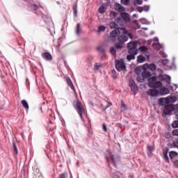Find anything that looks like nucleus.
<instances>
[{"instance_id": "f257e3e1", "label": "nucleus", "mask_w": 178, "mask_h": 178, "mask_svg": "<svg viewBox=\"0 0 178 178\" xmlns=\"http://www.w3.org/2000/svg\"><path fill=\"white\" fill-rule=\"evenodd\" d=\"M138 45V42H130L127 44V49L128 54L129 55L127 56V60H133V59H136V55L138 54V49H137V47Z\"/></svg>"}, {"instance_id": "f03ea898", "label": "nucleus", "mask_w": 178, "mask_h": 178, "mask_svg": "<svg viewBox=\"0 0 178 178\" xmlns=\"http://www.w3.org/2000/svg\"><path fill=\"white\" fill-rule=\"evenodd\" d=\"M106 152L107 154H108V155L106 156V159L108 162L109 166H111V165H113L114 168H117L116 163H118V162L120 161V157H119V156L118 155L113 154L109 150H107Z\"/></svg>"}, {"instance_id": "7ed1b4c3", "label": "nucleus", "mask_w": 178, "mask_h": 178, "mask_svg": "<svg viewBox=\"0 0 178 178\" xmlns=\"http://www.w3.org/2000/svg\"><path fill=\"white\" fill-rule=\"evenodd\" d=\"M73 106L80 116L81 120H83V115L86 113V110H84V107H83V104L79 100L74 101Z\"/></svg>"}, {"instance_id": "20e7f679", "label": "nucleus", "mask_w": 178, "mask_h": 178, "mask_svg": "<svg viewBox=\"0 0 178 178\" xmlns=\"http://www.w3.org/2000/svg\"><path fill=\"white\" fill-rule=\"evenodd\" d=\"M158 77L152 76L147 79L148 86L150 88H161L162 87V82L158 81Z\"/></svg>"}, {"instance_id": "39448f33", "label": "nucleus", "mask_w": 178, "mask_h": 178, "mask_svg": "<svg viewBox=\"0 0 178 178\" xmlns=\"http://www.w3.org/2000/svg\"><path fill=\"white\" fill-rule=\"evenodd\" d=\"M159 80L161 81H165V86L168 87L170 90H172L173 91V86H172V83L170 81H172V79L170 78V76L167 74H160L158 77Z\"/></svg>"}, {"instance_id": "423d86ee", "label": "nucleus", "mask_w": 178, "mask_h": 178, "mask_svg": "<svg viewBox=\"0 0 178 178\" xmlns=\"http://www.w3.org/2000/svg\"><path fill=\"white\" fill-rule=\"evenodd\" d=\"M115 69L118 72H124L126 70V64L123 61L115 60Z\"/></svg>"}, {"instance_id": "0eeeda50", "label": "nucleus", "mask_w": 178, "mask_h": 178, "mask_svg": "<svg viewBox=\"0 0 178 178\" xmlns=\"http://www.w3.org/2000/svg\"><path fill=\"white\" fill-rule=\"evenodd\" d=\"M175 111V108H173V104H167L164 107L163 113L165 116L168 115H172V112Z\"/></svg>"}, {"instance_id": "6e6552de", "label": "nucleus", "mask_w": 178, "mask_h": 178, "mask_svg": "<svg viewBox=\"0 0 178 178\" xmlns=\"http://www.w3.org/2000/svg\"><path fill=\"white\" fill-rule=\"evenodd\" d=\"M129 83L131 91H132V92H136V91H138V86H137V84L134 81V79H133L132 77L129 79Z\"/></svg>"}, {"instance_id": "1a4fd4ad", "label": "nucleus", "mask_w": 178, "mask_h": 178, "mask_svg": "<svg viewBox=\"0 0 178 178\" xmlns=\"http://www.w3.org/2000/svg\"><path fill=\"white\" fill-rule=\"evenodd\" d=\"M120 30H123V29H118L112 31L110 33V37L112 41H116V38H118V35L120 34Z\"/></svg>"}, {"instance_id": "9d476101", "label": "nucleus", "mask_w": 178, "mask_h": 178, "mask_svg": "<svg viewBox=\"0 0 178 178\" xmlns=\"http://www.w3.org/2000/svg\"><path fill=\"white\" fill-rule=\"evenodd\" d=\"M123 31L124 33L118 36V41L119 42H121V44H123L124 42H126V41H128V35L126 33V31L123 30Z\"/></svg>"}, {"instance_id": "9b49d317", "label": "nucleus", "mask_w": 178, "mask_h": 178, "mask_svg": "<svg viewBox=\"0 0 178 178\" xmlns=\"http://www.w3.org/2000/svg\"><path fill=\"white\" fill-rule=\"evenodd\" d=\"M169 152V147H166L163 149V156L164 158L165 162L169 163V156H168V153Z\"/></svg>"}, {"instance_id": "f8f14e48", "label": "nucleus", "mask_w": 178, "mask_h": 178, "mask_svg": "<svg viewBox=\"0 0 178 178\" xmlns=\"http://www.w3.org/2000/svg\"><path fill=\"white\" fill-rule=\"evenodd\" d=\"M147 95H150V97H156L159 95V91L156 89H149L147 91Z\"/></svg>"}, {"instance_id": "ddd939ff", "label": "nucleus", "mask_w": 178, "mask_h": 178, "mask_svg": "<svg viewBox=\"0 0 178 178\" xmlns=\"http://www.w3.org/2000/svg\"><path fill=\"white\" fill-rule=\"evenodd\" d=\"M65 81L67 84L68 87H70L71 90L74 91V92H76V89H74V85H73V82H72V79H70V77L69 76H65Z\"/></svg>"}, {"instance_id": "4468645a", "label": "nucleus", "mask_w": 178, "mask_h": 178, "mask_svg": "<svg viewBox=\"0 0 178 178\" xmlns=\"http://www.w3.org/2000/svg\"><path fill=\"white\" fill-rule=\"evenodd\" d=\"M120 16L125 23L130 22V15L127 13H121Z\"/></svg>"}, {"instance_id": "2eb2a0df", "label": "nucleus", "mask_w": 178, "mask_h": 178, "mask_svg": "<svg viewBox=\"0 0 178 178\" xmlns=\"http://www.w3.org/2000/svg\"><path fill=\"white\" fill-rule=\"evenodd\" d=\"M114 8L116 12H120V13L124 12V7L119 3H115L114 5Z\"/></svg>"}, {"instance_id": "dca6fc26", "label": "nucleus", "mask_w": 178, "mask_h": 178, "mask_svg": "<svg viewBox=\"0 0 178 178\" xmlns=\"http://www.w3.org/2000/svg\"><path fill=\"white\" fill-rule=\"evenodd\" d=\"M41 56L43 59H44V60H52V55L51 54V53H42Z\"/></svg>"}, {"instance_id": "f3484780", "label": "nucleus", "mask_w": 178, "mask_h": 178, "mask_svg": "<svg viewBox=\"0 0 178 178\" xmlns=\"http://www.w3.org/2000/svg\"><path fill=\"white\" fill-rule=\"evenodd\" d=\"M158 104L160 106H166L168 105V100L166 98L161 97L158 99Z\"/></svg>"}, {"instance_id": "a211bd4d", "label": "nucleus", "mask_w": 178, "mask_h": 178, "mask_svg": "<svg viewBox=\"0 0 178 178\" xmlns=\"http://www.w3.org/2000/svg\"><path fill=\"white\" fill-rule=\"evenodd\" d=\"M97 51L98 52H99V55L102 56V58H106V54L105 53V49L104 48V47H98Z\"/></svg>"}, {"instance_id": "6ab92c4d", "label": "nucleus", "mask_w": 178, "mask_h": 178, "mask_svg": "<svg viewBox=\"0 0 178 178\" xmlns=\"http://www.w3.org/2000/svg\"><path fill=\"white\" fill-rule=\"evenodd\" d=\"M167 104H173L177 101V98L176 97H167Z\"/></svg>"}, {"instance_id": "aec40b11", "label": "nucleus", "mask_w": 178, "mask_h": 178, "mask_svg": "<svg viewBox=\"0 0 178 178\" xmlns=\"http://www.w3.org/2000/svg\"><path fill=\"white\" fill-rule=\"evenodd\" d=\"M142 76L144 77V79H149V77H151V72L147 70H143Z\"/></svg>"}, {"instance_id": "412c9836", "label": "nucleus", "mask_w": 178, "mask_h": 178, "mask_svg": "<svg viewBox=\"0 0 178 178\" xmlns=\"http://www.w3.org/2000/svg\"><path fill=\"white\" fill-rule=\"evenodd\" d=\"M115 22L119 24V26H123L124 24H126V22L123 20L122 17H117L115 19Z\"/></svg>"}, {"instance_id": "4be33fe9", "label": "nucleus", "mask_w": 178, "mask_h": 178, "mask_svg": "<svg viewBox=\"0 0 178 178\" xmlns=\"http://www.w3.org/2000/svg\"><path fill=\"white\" fill-rule=\"evenodd\" d=\"M177 155H178V153L175 151H171L169 152L170 159H171L172 162H173V159L176 158Z\"/></svg>"}, {"instance_id": "5701e85b", "label": "nucleus", "mask_w": 178, "mask_h": 178, "mask_svg": "<svg viewBox=\"0 0 178 178\" xmlns=\"http://www.w3.org/2000/svg\"><path fill=\"white\" fill-rule=\"evenodd\" d=\"M169 92H170L169 89L166 88H161L160 90L161 95H166V94H169Z\"/></svg>"}, {"instance_id": "b1692460", "label": "nucleus", "mask_w": 178, "mask_h": 178, "mask_svg": "<svg viewBox=\"0 0 178 178\" xmlns=\"http://www.w3.org/2000/svg\"><path fill=\"white\" fill-rule=\"evenodd\" d=\"M109 27L112 29H115V30H118V29H120L119 28V26H118V24L115 23V22H111L109 24Z\"/></svg>"}, {"instance_id": "393cba45", "label": "nucleus", "mask_w": 178, "mask_h": 178, "mask_svg": "<svg viewBox=\"0 0 178 178\" xmlns=\"http://www.w3.org/2000/svg\"><path fill=\"white\" fill-rule=\"evenodd\" d=\"M98 12L100 13V15H104V13L106 12V9L105 8V6H104V4L100 6L98 9Z\"/></svg>"}, {"instance_id": "a878e982", "label": "nucleus", "mask_w": 178, "mask_h": 178, "mask_svg": "<svg viewBox=\"0 0 178 178\" xmlns=\"http://www.w3.org/2000/svg\"><path fill=\"white\" fill-rule=\"evenodd\" d=\"M145 61V57L144 56L140 55L138 56L137 62H138V63H144Z\"/></svg>"}, {"instance_id": "bb28decb", "label": "nucleus", "mask_w": 178, "mask_h": 178, "mask_svg": "<svg viewBox=\"0 0 178 178\" xmlns=\"http://www.w3.org/2000/svg\"><path fill=\"white\" fill-rule=\"evenodd\" d=\"M139 22L141 23V24H146L149 25L151 24V22H149L147 19L145 18H141L139 19Z\"/></svg>"}, {"instance_id": "cd10ccee", "label": "nucleus", "mask_w": 178, "mask_h": 178, "mask_svg": "<svg viewBox=\"0 0 178 178\" xmlns=\"http://www.w3.org/2000/svg\"><path fill=\"white\" fill-rule=\"evenodd\" d=\"M21 104L22 105V106L25 108V109H29V103H27V101L25 99H23L21 101Z\"/></svg>"}, {"instance_id": "c85d7f7f", "label": "nucleus", "mask_w": 178, "mask_h": 178, "mask_svg": "<svg viewBox=\"0 0 178 178\" xmlns=\"http://www.w3.org/2000/svg\"><path fill=\"white\" fill-rule=\"evenodd\" d=\"M148 69L152 72H155V70H156V65L154 63H152L148 66Z\"/></svg>"}, {"instance_id": "c756f323", "label": "nucleus", "mask_w": 178, "mask_h": 178, "mask_svg": "<svg viewBox=\"0 0 178 178\" xmlns=\"http://www.w3.org/2000/svg\"><path fill=\"white\" fill-rule=\"evenodd\" d=\"M145 80V78L143 76V74L142 76L138 75L136 78V81L138 83H144Z\"/></svg>"}, {"instance_id": "7c9ffc66", "label": "nucleus", "mask_w": 178, "mask_h": 178, "mask_svg": "<svg viewBox=\"0 0 178 178\" xmlns=\"http://www.w3.org/2000/svg\"><path fill=\"white\" fill-rule=\"evenodd\" d=\"M73 10L74 17H77V3L73 4Z\"/></svg>"}, {"instance_id": "2f4dec72", "label": "nucleus", "mask_w": 178, "mask_h": 178, "mask_svg": "<svg viewBox=\"0 0 178 178\" xmlns=\"http://www.w3.org/2000/svg\"><path fill=\"white\" fill-rule=\"evenodd\" d=\"M143 70V67H136L135 69V73L136 74H137L138 76H140V74H141V71Z\"/></svg>"}, {"instance_id": "473e14b6", "label": "nucleus", "mask_w": 178, "mask_h": 178, "mask_svg": "<svg viewBox=\"0 0 178 178\" xmlns=\"http://www.w3.org/2000/svg\"><path fill=\"white\" fill-rule=\"evenodd\" d=\"M81 25L80 24H76V35H80V32L81 31Z\"/></svg>"}, {"instance_id": "72a5a7b5", "label": "nucleus", "mask_w": 178, "mask_h": 178, "mask_svg": "<svg viewBox=\"0 0 178 178\" xmlns=\"http://www.w3.org/2000/svg\"><path fill=\"white\" fill-rule=\"evenodd\" d=\"M115 49L119 50V49H122V48H123V43H115Z\"/></svg>"}, {"instance_id": "f704fd0d", "label": "nucleus", "mask_w": 178, "mask_h": 178, "mask_svg": "<svg viewBox=\"0 0 178 178\" xmlns=\"http://www.w3.org/2000/svg\"><path fill=\"white\" fill-rule=\"evenodd\" d=\"M110 53L111 55H113V56H116V48L114 47H111Z\"/></svg>"}, {"instance_id": "c9c22d12", "label": "nucleus", "mask_w": 178, "mask_h": 178, "mask_svg": "<svg viewBox=\"0 0 178 178\" xmlns=\"http://www.w3.org/2000/svg\"><path fill=\"white\" fill-rule=\"evenodd\" d=\"M138 51H140V52H147L148 51V48L145 46H142L139 47Z\"/></svg>"}, {"instance_id": "e433bc0d", "label": "nucleus", "mask_w": 178, "mask_h": 178, "mask_svg": "<svg viewBox=\"0 0 178 178\" xmlns=\"http://www.w3.org/2000/svg\"><path fill=\"white\" fill-rule=\"evenodd\" d=\"M105 30H106V27H105L104 26H100L98 27L97 31L98 33H104Z\"/></svg>"}, {"instance_id": "4c0bfd02", "label": "nucleus", "mask_w": 178, "mask_h": 178, "mask_svg": "<svg viewBox=\"0 0 178 178\" xmlns=\"http://www.w3.org/2000/svg\"><path fill=\"white\" fill-rule=\"evenodd\" d=\"M116 16H118V13H116L115 11H111L110 13V17H112V19H115V17H116Z\"/></svg>"}, {"instance_id": "58836bf2", "label": "nucleus", "mask_w": 178, "mask_h": 178, "mask_svg": "<svg viewBox=\"0 0 178 178\" xmlns=\"http://www.w3.org/2000/svg\"><path fill=\"white\" fill-rule=\"evenodd\" d=\"M172 127L173 129H178V120H175L172 122Z\"/></svg>"}, {"instance_id": "ea45409f", "label": "nucleus", "mask_w": 178, "mask_h": 178, "mask_svg": "<svg viewBox=\"0 0 178 178\" xmlns=\"http://www.w3.org/2000/svg\"><path fill=\"white\" fill-rule=\"evenodd\" d=\"M29 8L32 9V10H38V6L35 4H31Z\"/></svg>"}, {"instance_id": "a19ab883", "label": "nucleus", "mask_w": 178, "mask_h": 178, "mask_svg": "<svg viewBox=\"0 0 178 178\" xmlns=\"http://www.w3.org/2000/svg\"><path fill=\"white\" fill-rule=\"evenodd\" d=\"M122 5H124L125 6H127L130 3V0H121Z\"/></svg>"}, {"instance_id": "79ce46f5", "label": "nucleus", "mask_w": 178, "mask_h": 178, "mask_svg": "<svg viewBox=\"0 0 178 178\" xmlns=\"http://www.w3.org/2000/svg\"><path fill=\"white\" fill-rule=\"evenodd\" d=\"M100 67H102V65L99 64L98 63H95V70H98Z\"/></svg>"}, {"instance_id": "37998d69", "label": "nucleus", "mask_w": 178, "mask_h": 178, "mask_svg": "<svg viewBox=\"0 0 178 178\" xmlns=\"http://www.w3.org/2000/svg\"><path fill=\"white\" fill-rule=\"evenodd\" d=\"M58 178H67V172H63L58 176Z\"/></svg>"}, {"instance_id": "c03bdc74", "label": "nucleus", "mask_w": 178, "mask_h": 178, "mask_svg": "<svg viewBox=\"0 0 178 178\" xmlns=\"http://www.w3.org/2000/svg\"><path fill=\"white\" fill-rule=\"evenodd\" d=\"M112 106V102H108L107 105L105 107H103V111H106L108 108Z\"/></svg>"}, {"instance_id": "a18cd8bd", "label": "nucleus", "mask_w": 178, "mask_h": 178, "mask_svg": "<svg viewBox=\"0 0 178 178\" xmlns=\"http://www.w3.org/2000/svg\"><path fill=\"white\" fill-rule=\"evenodd\" d=\"M13 145L14 148V152H15V154H18L17 146H16V143H15V142H13Z\"/></svg>"}, {"instance_id": "49530a36", "label": "nucleus", "mask_w": 178, "mask_h": 178, "mask_svg": "<svg viewBox=\"0 0 178 178\" xmlns=\"http://www.w3.org/2000/svg\"><path fill=\"white\" fill-rule=\"evenodd\" d=\"M112 177L113 178H120V177L119 176V175H118L117 172H113L112 173Z\"/></svg>"}, {"instance_id": "de8ad7c7", "label": "nucleus", "mask_w": 178, "mask_h": 178, "mask_svg": "<svg viewBox=\"0 0 178 178\" xmlns=\"http://www.w3.org/2000/svg\"><path fill=\"white\" fill-rule=\"evenodd\" d=\"M144 12H149V6H144Z\"/></svg>"}, {"instance_id": "09e8293b", "label": "nucleus", "mask_w": 178, "mask_h": 178, "mask_svg": "<svg viewBox=\"0 0 178 178\" xmlns=\"http://www.w3.org/2000/svg\"><path fill=\"white\" fill-rule=\"evenodd\" d=\"M172 136H178V129H175L172 132Z\"/></svg>"}, {"instance_id": "8fccbe9b", "label": "nucleus", "mask_w": 178, "mask_h": 178, "mask_svg": "<svg viewBox=\"0 0 178 178\" xmlns=\"http://www.w3.org/2000/svg\"><path fill=\"white\" fill-rule=\"evenodd\" d=\"M162 63H163V65H165L166 66V65H168V63H169V60H168V59L163 60Z\"/></svg>"}, {"instance_id": "3c124183", "label": "nucleus", "mask_w": 178, "mask_h": 178, "mask_svg": "<svg viewBox=\"0 0 178 178\" xmlns=\"http://www.w3.org/2000/svg\"><path fill=\"white\" fill-rule=\"evenodd\" d=\"M147 151H148L149 152H152L154 151V148H152V147L148 145V146H147Z\"/></svg>"}, {"instance_id": "603ef678", "label": "nucleus", "mask_w": 178, "mask_h": 178, "mask_svg": "<svg viewBox=\"0 0 178 178\" xmlns=\"http://www.w3.org/2000/svg\"><path fill=\"white\" fill-rule=\"evenodd\" d=\"M173 162V165L175 168H178V160H176L175 161H172Z\"/></svg>"}, {"instance_id": "864d4df0", "label": "nucleus", "mask_w": 178, "mask_h": 178, "mask_svg": "<svg viewBox=\"0 0 178 178\" xmlns=\"http://www.w3.org/2000/svg\"><path fill=\"white\" fill-rule=\"evenodd\" d=\"M103 130L106 133L108 131V128L106 127V124H103Z\"/></svg>"}, {"instance_id": "5fc2aeb1", "label": "nucleus", "mask_w": 178, "mask_h": 178, "mask_svg": "<svg viewBox=\"0 0 178 178\" xmlns=\"http://www.w3.org/2000/svg\"><path fill=\"white\" fill-rule=\"evenodd\" d=\"M160 54L162 55L163 58H166L168 56V55H166L163 51H160Z\"/></svg>"}, {"instance_id": "6e6d98bb", "label": "nucleus", "mask_w": 178, "mask_h": 178, "mask_svg": "<svg viewBox=\"0 0 178 178\" xmlns=\"http://www.w3.org/2000/svg\"><path fill=\"white\" fill-rule=\"evenodd\" d=\"M136 3L138 5H143V0H136Z\"/></svg>"}, {"instance_id": "4d7b16f0", "label": "nucleus", "mask_w": 178, "mask_h": 178, "mask_svg": "<svg viewBox=\"0 0 178 178\" xmlns=\"http://www.w3.org/2000/svg\"><path fill=\"white\" fill-rule=\"evenodd\" d=\"M174 111H177L178 110V104L173 105Z\"/></svg>"}, {"instance_id": "13d9d810", "label": "nucleus", "mask_w": 178, "mask_h": 178, "mask_svg": "<svg viewBox=\"0 0 178 178\" xmlns=\"http://www.w3.org/2000/svg\"><path fill=\"white\" fill-rule=\"evenodd\" d=\"M127 35H128V38L129 37L131 38V40H132L133 34L131 33H129L128 34H127Z\"/></svg>"}, {"instance_id": "bf43d9fd", "label": "nucleus", "mask_w": 178, "mask_h": 178, "mask_svg": "<svg viewBox=\"0 0 178 178\" xmlns=\"http://www.w3.org/2000/svg\"><path fill=\"white\" fill-rule=\"evenodd\" d=\"M121 106H122V108H127V106H126V104H124L123 102H122V103H121Z\"/></svg>"}, {"instance_id": "052dcab7", "label": "nucleus", "mask_w": 178, "mask_h": 178, "mask_svg": "<svg viewBox=\"0 0 178 178\" xmlns=\"http://www.w3.org/2000/svg\"><path fill=\"white\" fill-rule=\"evenodd\" d=\"M143 11H144V10L143 8H140L138 10L139 13H142Z\"/></svg>"}, {"instance_id": "680f3d73", "label": "nucleus", "mask_w": 178, "mask_h": 178, "mask_svg": "<svg viewBox=\"0 0 178 178\" xmlns=\"http://www.w3.org/2000/svg\"><path fill=\"white\" fill-rule=\"evenodd\" d=\"M154 41H156V42H159V39H158V38H155Z\"/></svg>"}, {"instance_id": "e2e57ef3", "label": "nucleus", "mask_w": 178, "mask_h": 178, "mask_svg": "<svg viewBox=\"0 0 178 178\" xmlns=\"http://www.w3.org/2000/svg\"><path fill=\"white\" fill-rule=\"evenodd\" d=\"M150 35H154V34H155V32L154 31H151L150 32Z\"/></svg>"}, {"instance_id": "0e129e2a", "label": "nucleus", "mask_w": 178, "mask_h": 178, "mask_svg": "<svg viewBox=\"0 0 178 178\" xmlns=\"http://www.w3.org/2000/svg\"><path fill=\"white\" fill-rule=\"evenodd\" d=\"M112 73H113V74H116V71H115V70H113L112 71Z\"/></svg>"}, {"instance_id": "69168bd1", "label": "nucleus", "mask_w": 178, "mask_h": 178, "mask_svg": "<svg viewBox=\"0 0 178 178\" xmlns=\"http://www.w3.org/2000/svg\"><path fill=\"white\" fill-rule=\"evenodd\" d=\"M142 30H145V31H147V30H148V28H142Z\"/></svg>"}, {"instance_id": "338daca9", "label": "nucleus", "mask_w": 178, "mask_h": 178, "mask_svg": "<svg viewBox=\"0 0 178 178\" xmlns=\"http://www.w3.org/2000/svg\"><path fill=\"white\" fill-rule=\"evenodd\" d=\"M133 17H137V14H134Z\"/></svg>"}, {"instance_id": "774afa93", "label": "nucleus", "mask_w": 178, "mask_h": 178, "mask_svg": "<svg viewBox=\"0 0 178 178\" xmlns=\"http://www.w3.org/2000/svg\"><path fill=\"white\" fill-rule=\"evenodd\" d=\"M176 118H177V119L178 120V114L176 115Z\"/></svg>"}]
</instances>
